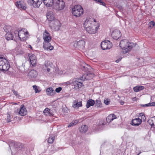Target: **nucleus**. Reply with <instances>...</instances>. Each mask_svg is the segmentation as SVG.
<instances>
[{
	"instance_id": "obj_1",
	"label": "nucleus",
	"mask_w": 155,
	"mask_h": 155,
	"mask_svg": "<svg viewBox=\"0 0 155 155\" xmlns=\"http://www.w3.org/2000/svg\"><path fill=\"white\" fill-rule=\"evenodd\" d=\"M73 15L76 17H79L82 15L84 12L83 8L80 5H75L72 8Z\"/></svg>"
},
{
	"instance_id": "obj_2",
	"label": "nucleus",
	"mask_w": 155,
	"mask_h": 155,
	"mask_svg": "<svg viewBox=\"0 0 155 155\" xmlns=\"http://www.w3.org/2000/svg\"><path fill=\"white\" fill-rule=\"evenodd\" d=\"M90 75L92 77L94 76V74L93 73H88L87 74L86 77H84V79H83L84 78L83 76L80 78L78 79V80H74L73 85L74 86V87L77 88H78L81 87L83 85V83L82 81H84V79H88L89 78H88V76Z\"/></svg>"
},
{
	"instance_id": "obj_3",
	"label": "nucleus",
	"mask_w": 155,
	"mask_h": 155,
	"mask_svg": "<svg viewBox=\"0 0 155 155\" xmlns=\"http://www.w3.org/2000/svg\"><path fill=\"white\" fill-rule=\"evenodd\" d=\"M10 67L7 60L2 57H0V70L6 71L8 70Z\"/></svg>"
},
{
	"instance_id": "obj_4",
	"label": "nucleus",
	"mask_w": 155,
	"mask_h": 155,
	"mask_svg": "<svg viewBox=\"0 0 155 155\" xmlns=\"http://www.w3.org/2000/svg\"><path fill=\"white\" fill-rule=\"evenodd\" d=\"M8 142L10 147L12 146H14L18 150H21L23 148V145L21 143L15 142V141L12 140H8Z\"/></svg>"
},
{
	"instance_id": "obj_5",
	"label": "nucleus",
	"mask_w": 155,
	"mask_h": 155,
	"mask_svg": "<svg viewBox=\"0 0 155 155\" xmlns=\"http://www.w3.org/2000/svg\"><path fill=\"white\" fill-rule=\"evenodd\" d=\"M65 7V3L62 0H57L56 2H54V8L56 10H62Z\"/></svg>"
},
{
	"instance_id": "obj_6",
	"label": "nucleus",
	"mask_w": 155,
	"mask_h": 155,
	"mask_svg": "<svg viewBox=\"0 0 155 155\" xmlns=\"http://www.w3.org/2000/svg\"><path fill=\"white\" fill-rule=\"evenodd\" d=\"M101 47L104 50L109 49L111 48L112 44L109 41H102L101 43Z\"/></svg>"
},
{
	"instance_id": "obj_7",
	"label": "nucleus",
	"mask_w": 155,
	"mask_h": 155,
	"mask_svg": "<svg viewBox=\"0 0 155 155\" xmlns=\"http://www.w3.org/2000/svg\"><path fill=\"white\" fill-rule=\"evenodd\" d=\"M15 113L16 114L24 116L27 114V111L25 107L23 105H21L20 108L17 110Z\"/></svg>"
},
{
	"instance_id": "obj_8",
	"label": "nucleus",
	"mask_w": 155,
	"mask_h": 155,
	"mask_svg": "<svg viewBox=\"0 0 155 155\" xmlns=\"http://www.w3.org/2000/svg\"><path fill=\"white\" fill-rule=\"evenodd\" d=\"M99 26L97 27L94 25H92L90 27L87 28L86 30L89 34H95L96 33L98 28Z\"/></svg>"
},
{
	"instance_id": "obj_9",
	"label": "nucleus",
	"mask_w": 155,
	"mask_h": 155,
	"mask_svg": "<svg viewBox=\"0 0 155 155\" xmlns=\"http://www.w3.org/2000/svg\"><path fill=\"white\" fill-rule=\"evenodd\" d=\"M30 62L32 67H35L37 62V59L35 56L33 54H29L28 55Z\"/></svg>"
},
{
	"instance_id": "obj_10",
	"label": "nucleus",
	"mask_w": 155,
	"mask_h": 155,
	"mask_svg": "<svg viewBox=\"0 0 155 155\" xmlns=\"http://www.w3.org/2000/svg\"><path fill=\"white\" fill-rule=\"evenodd\" d=\"M111 35L113 38L115 40H117L118 38L121 37V35L119 30L116 29L112 32Z\"/></svg>"
},
{
	"instance_id": "obj_11",
	"label": "nucleus",
	"mask_w": 155,
	"mask_h": 155,
	"mask_svg": "<svg viewBox=\"0 0 155 155\" xmlns=\"http://www.w3.org/2000/svg\"><path fill=\"white\" fill-rule=\"evenodd\" d=\"M15 5L18 9L21 10H25L26 9L25 4L23 1H17L16 2Z\"/></svg>"
},
{
	"instance_id": "obj_12",
	"label": "nucleus",
	"mask_w": 155,
	"mask_h": 155,
	"mask_svg": "<svg viewBox=\"0 0 155 155\" xmlns=\"http://www.w3.org/2000/svg\"><path fill=\"white\" fill-rule=\"evenodd\" d=\"M52 24V28H53L55 31H58L59 30L60 27L61 26V23L58 20H56L53 21Z\"/></svg>"
},
{
	"instance_id": "obj_13",
	"label": "nucleus",
	"mask_w": 155,
	"mask_h": 155,
	"mask_svg": "<svg viewBox=\"0 0 155 155\" xmlns=\"http://www.w3.org/2000/svg\"><path fill=\"white\" fill-rule=\"evenodd\" d=\"M93 18H88L86 19L84 23V26L86 28H87L93 25Z\"/></svg>"
},
{
	"instance_id": "obj_14",
	"label": "nucleus",
	"mask_w": 155,
	"mask_h": 155,
	"mask_svg": "<svg viewBox=\"0 0 155 155\" xmlns=\"http://www.w3.org/2000/svg\"><path fill=\"white\" fill-rule=\"evenodd\" d=\"M43 38L44 40V42H48L51 41V37L50 36V34L46 30L44 31L43 35Z\"/></svg>"
},
{
	"instance_id": "obj_15",
	"label": "nucleus",
	"mask_w": 155,
	"mask_h": 155,
	"mask_svg": "<svg viewBox=\"0 0 155 155\" xmlns=\"http://www.w3.org/2000/svg\"><path fill=\"white\" fill-rule=\"evenodd\" d=\"M42 0H31L30 3L34 8H38L42 3Z\"/></svg>"
},
{
	"instance_id": "obj_16",
	"label": "nucleus",
	"mask_w": 155,
	"mask_h": 155,
	"mask_svg": "<svg viewBox=\"0 0 155 155\" xmlns=\"http://www.w3.org/2000/svg\"><path fill=\"white\" fill-rule=\"evenodd\" d=\"M50 41L44 42H43V48L47 50H52L54 48V47L49 43Z\"/></svg>"
},
{
	"instance_id": "obj_17",
	"label": "nucleus",
	"mask_w": 155,
	"mask_h": 155,
	"mask_svg": "<svg viewBox=\"0 0 155 155\" xmlns=\"http://www.w3.org/2000/svg\"><path fill=\"white\" fill-rule=\"evenodd\" d=\"M81 68L84 71H91V70H93L92 68L88 64H86L85 63L81 65Z\"/></svg>"
},
{
	"instance_id": "obj_18",
	"label": "nucleus",
	"mask_w": 155,
	"mask_h": 155,
	"mask_svg": "<svg viewBox=\"0 0 155 155\" xmlns=\"http://www.w3.org/2000/svg\"><path fill=\"white\" fill-rule=\"evenodd\" d=\"M142 122V120L139 118L132 120L131 124L133 126H139Z\"/></svg>"
},
{
	"instance_id": "obj_19",
	"label": "nucleus",
	"mask_w": 155,
	"mask_h": 155,
	"mask_svg": "<svg viewBox=\"0 0 155 155\" xmlns=\"http://www.w3.org/2000/svg\"><path fill=\"white\" fill-rule=\"evenodd\" d=\"M47 18L49 21L52 22L54 19V15L53 13L51 12H48L47 13Z\"/></svg>"
},
{
	"instance_id": "obj_20",
	"label": "nucleus",
	"mask_w": 155,
	"mask_h": 155,
	"mask_svg": "<svg viewBox=\"0 0 155 155\" xmlns=\"http://www.w3.org/2000/svg\"><path fill=\"white\" fill-rule=\"evenodd\" d=\"M37 75V72L36 71L34 70L28 72V75L29 77L30 78H36Z\"/></svg>"
},
{
	"instance_id": "obj_21",
	"label": "nucleus",
	"mask_w": 155,
	"mask_h": 155,
	"mask_svg": "<svg viewBox=\"0 0 155 155\" xmlns=\"http://www.w3.org/2000/svg\"><path fill=\"white\" fill-rule=\"evenodd\" d=\"M117 118L116 116L114 114H112L108 115L106 118V120L107 122L109 123L114 120Z\"/></svg>"
},
{
	"instance_id": "obj_22",
	"label": "nucleus",
	"mask_w": 155,
	"mask_h": 155,
	"mask_svg": "<svg viewBox=\"0 0 155 155\" xmlns=\"http://www.w3.org/2000/svg\"><path fill=\"white\" fill-rule=\"evenodd\" d=\"M46 92L48 95L50 96L54 95L55 94V91L53 89V88L51 87L46 89Z\"/></svg>"
},
{
	"instance_id": "obj_23",
	"label": "nucleus",
	"mask_w": 155,
	"mask_h": 155,
	"mask_svg": "<svg viewBox=\"0 0 155 155\" xmlns=\"http://www.w3.org/2000/svg\"><path fill=\"white\" fill-rule=\"evenodd\" d=\"M44 4L48 7H51L54 5V0H43Z\"/></svg>"
},
{
	"instance_id": "obj_24",
	"label": "nucleus",
	"mask_w": 155,
	"mask_h": 155,
	"mask_svg": "<svg viewBox=\"0 0 155 155\" xmlns=\"http://www.w3.org/2000/svg\"><path fill=\"white\" fill-rule=\"evenodd\" d=\"M85 43L84 40H81L77 42V46L78 48H83L85 47Z\"/></svg>"
},
{
	"instance_id": "obj_25",
	"label": "nucleus",
	"mask_w": 155,
	"mask_h": 155,
	"mask_svg": "<svg viewBox=\"0 0 155 155\" xmlns=\"http://www.w3.org/2000/svg\"><path fill=\"white\" fill-rule=\"evenodd\" d=\"M95 103L94 100L92 99H89L87 101L86 104V107L88 108L91 106H93Z\"/></svg>"
},
{
	"instance_id": "obj_26",
	"label": "nucleus",
	"mask_w": 155,
	"mask_h": 155,
	"mask_svg": "<svg viewBox=\"0 0 155 155\" xmlns=\"http://www.w3.org/2000/svg\"><path fill=\"white\" fill-rule=\"evenodd\" d=\"M5 37L8 40H12L13 38L14 35L11 32H8L5 35Z\"/></svg>"
},
{
	"instance_id": "obj_27",
	"label": "nucleus",
	"mask_w": 155,
	"mask_h": 155,
	"mask_svg": "<svg viewBox=\"0 0 155 155\" xmlns=\"http://www.w3.org/2000/svg\"><path fill=\"white\" fill-rule=\"evenodd\" d=\"M72 106L74 108L81 107L82 106L81 101L78 102L76 100H75L73 102Z\"/></svg>"
},
{
	"instance_id": "obj_28",
	"label": "nucleus",
	"mask_w": 155,
	"mask_h": 155,
	"mask_svg": "<svg viewBox=\"0 0 155 155\" xmlns=\"http://www.w3.org/2000/svg\"><path fill=\"white\" fill-rule=\"evenodd\" d=\"M88 130V127L86 125L81 126L79 128L80 131L82 133H85Z\"/></svg>"
},
{
	"instance_id": "obj_29",
	"label": "nucleus",
	"mask_w": 155,
	"mask_h": 155,
	"mask_svg": "<svg viewBox=\"0 0 155 155\" xmlns=\"http://www.w3.org/2000/svg\"><path fill=\"white\" fill-rule=\"evenodd\" d=\"M144 88L143 86L138 85L134 87L133 89L134 91L137 92L144 89Z\"/></svg>"
},
{
	"instance_id": "obj_30",
	"label": "nucleus",
	"mask_w": 155,
	"mask_h": 155,
	"mask_svg": "<svg viewBox=\"0 0 155 155\" xmlns=\"http://www.w3.org/2000/svg\"><path fill=\"white\" fill-rule=\"evenodd\" d=\"M128 42V41L127 40H123L121 41L120 43V46L122 49L125 48V45Z\"/></svg>"
},
{
	"instance_id": "obj_31",
	"label": "nucleus",
	"mask_w": 155,
	"mask_h": 155,
	"mask_svg": "<svg viewBox=\"0 0 155 155\" xmlns=\"http://www.w3.org/2000/svg\"><path fill=\"white\" fill-rule=\"evenodd\" d=\"M54 140V135H51L49 137L48 141L49 143H52Z\"/></svg>"
},
{
	"instance_id": "obj_32",
	"label": "nucleus",
	"mask_w": 155,
	"mask_h": 155,
	"mask_svg": "<svg viewBox=\"0 0 155 155\" xmlns=\"http://www.w3.org/2000/svg\"><path fill=\"white\" fill-rule=\"evenodd\" d=\"M78 123V121L76 120L74 121H73L71 123H70L69 124L68 126V127H70L73 126L75 125Z\"/></svg>"
},
{
	"instance_id": "obj_33",
	"label": "nucleus",
	"mask_w": 155,
	"mask_h": 155,
	"mask_svg": "<svg viewBox=\"0 0 155 155\" xmlns=\"http://www.w3.org/2000/svg\"><path fill=\"white\" fill-rule=\"evenodd\" d=\"M130 46L129 45V42H128L126 45H125V47L123 49L125 51V53H127L128 51H129L130 50H129V48Z\"/></svg>"
},
{
	"instance_id": "obj_34",
	"label": "nucleus",
	"mask_w": 155,
	"mask_h": 155,
	"mask_svg": "<svg viewBox=\"0 0 155 155\" xmlns=\"http://www.w3.org/2000/svg\"><path fill=\"white\" fill-rule=\"evenodd\" d=\"M74 79H71L70 81H68L64 83L65 85L68 86L70 84H73Z\"/></svg>"
},
{
	"instance_id": "obj_35",
	"label": "nucleus",
	"mask_w": 155,
	"mask_h": 155,
	"mask_svg": "<svg viewBox=\"0 0 155 155\" xmlns=\"http://www.w3.org/2000/svg\"><path fill=\"white\" fill-rule=\"evenodd\" d=\"M139 117H141V119L142 120H143V121H145L146 120V118L145 115L143 113H140L139 114Z\"/></svg>"
},
{
	"instance_id": "obj_36",
	"label": "nucleus",
	"mask_w": 155,
	"mask_h": 155,
	"mask_svg": "<svg viewBox=\"0 0 155 155\" xmlns=\"http://www.w3.org/2000/svg\"><path fill=\"white\" fill-rule=\"evenodd\" d=\"M153 117H152L151 119L147 121L148 123L150 125L151 127H153Z\"/></svg>"
},
{
	"instance_id": "obj_37",
	"label": "nucleus",
	"mask_w": 155,
	"mask_h": 155,
	"mask_svg": "<svg viewBox=\"0 0 155 155\" xmlns=\"http://www.w3.org/2000/svg\"><path fill=\"white\" fill-rule=\"evenodd\" d=\"M101 104V102L100 100H96L95 105L97 107H99L100 106Z\"/></svg>"
},
{
	"instance_id": "obj_38",
	"label": "nucleus",
	"mask_w": 155,
	"mask_h": 155,
	"mask_svg": "<svg viewBox=\"0 0 155 155\" xmlns=\"http://www.w3.org/2000/svg\"><path fill=\"white\" fill-rule=\"evenodd\" d=\"M34 89L35 90V93H38L41 91V90H39L38 88V87L36 85H34L33 86Z\"/></svg>"
},
{
	"instance_id": "obj_39",
	"label": "nucleus",
	"mask_w": 155,
	"mask_h": 155,
	"mask_svg": "<svg viewBox=\"0 0 155 155\" xmlns=\"http://www.w3.org/2000/svg\"><path fill=\"white\" fill-rule=\"evenodd\" d=\"M20 32V31H15L14 32V33L15 37H16L18 36L21 39V38L20 37V35H19Z\"/></svg>"
},
{
	"instance_id": "obj_40",
	"label": "nucleus",
	"mask_w": 155,
	"mask_h": 155,
	"mask_svg": "<svg viewBox=\"0 0 155 155\" xmlns=\"http://www.w3.org/2000/svg\"><path fill=\"white\" fill-rule=\"evenodd\" d=\"M48 114V115H47V116H53V111L49 109V110H48V113H47Z\"/></svg>"
},
{
	"instance_id": "obj_41",
	"label": "nucleus",
	"mask_w": 155,
	"mask_h": 155,
	"mask_svg": "<svg viewBox=\"0 0 155 155\" xmlns=\"http://www.w3.org/2000/svg\"><path fill=\"white\" fill-rule=\"evenodd\" d=\"M48 110H49V109L48 108H46L43 111V113L46 116L48 115V114L47 113H48Z\"/></svg>"
},
{
	"instance_id": "obj_42",
	"label": "nucleus",
	"mask_w": 155,
	"mask_h": 155,
	"mask_svg": "<svg viewBox=\"0 0 155 155\" xmlns=\"http://www.w3.org/2000/svg\"><path fill=\"white\" fill-rule=\"evenodd\" d=\"M149 25L150 27L153 28L154 26L155 23L153 21H152L150 22Z\"/></svg>"
},
{
	"instance_id": "obj_43",
	"label": "nucleus",
	"mask_w": 155,
	"mask_h": 155,
	"mask_svg": "<svg viewBox=\"0 0 155 155\" xmlns=\"http://www.w3.org/2000/svg\"><path fill=\"white\" fill-rule=\"evenodd\" d=\"M11 116L9 114L8 115L7 118V122H9L11 121Z\"/></svg>"
},
{
	"instance_id": "obj_44",
	"label": "nucleus",
	"mask_w": 155,
	"mask_h": 155,
	"mask_svg": "<svg viewBox=\"0 0 155 155\" xmlns=\"http://www.w3.org/2000/svg\"><path fill=\"white\" fill-rule=\"evenodd\" d=\"M12 91L13 93L14 94L16 95L17 97H19V95L18 94V92L17 91L15 90L14 89H12Z\"/></svg>"
},
{
	"instance_id": "obj_45",
	"label": "nucleus",
	"mask_w": 155,
	"mask_h": 155,
	"mask_svg": "<svg viewBox=\"0 0 155 155\" xmlns=\"http://www.w3.org/2000/svg\"><path fill=\"white\" fill-rule=\"evenodd\" d=\"M62 88L61 87H59L58 88H57L55 91V92H57V93H59L60 92V91L62 90Z\"/></svg>"
},
{
	"instance_id": "obj_46",
	"label": "nucleus",
	"mask_w": 155,
	"mask_h": 155,
	"mask_svg": "<svg viewBox=\"0 0 155 155\" xmlns=\"http://www.w3.org/2000/svg\"><path fill=\"white\" fill-rule=\"evenodd\" d=\"M129 45L130 46L129 48V50H130V49L132 48L134 45V44L133 43H129Z\"/></svg>"
},
{
	"instance_id": "obj_47",
	"label": "nucleus",
	"mask_w": 155,
	"mask_h": 155,
	"mask_svg": "<svg viewBox=\"0 0 155 155\" xmlns=\"http://www.w3.org/2000/svg\"><path fill=\"white\" fill-rule=\"evenodd\" d=\"M105 124L104 123V121L103 120H101L100 121L98 124V125L99 126H101V125L103 126Z\"/></svg>"
},
{
	"instance_id": "obj_48",
	"label": "nucleus",
	"mask_w": 155,
	"mask_h": 155,
	"mask_svg": "<svg viewBox=\"0 0 155 155\" xmlns=\"http://www.w3.org/2000/svg\"><path fill=\"white\" fill-rule=\"evenodd\" d=\"M98 4H100L101 5H102L103 6H106L105 3L104 2H103L102 0H100V1L99 2Z\"/></svg>"
},
{
	"instance_id": "obj_49",
	"label": "nucleus",
	"mask_w": 155,
	"mask_h": 155,
	"mask_svg": "<svg viewBox=\"0 0 155 155\" xmlns=\"http://www.w3.org/2000/svg\"><path fill=\"white\" fill-rule=\"evenodd\" d=\"M149 107L155 106V101L152 103H149Z\"/></svg>"
},
{
	"instance_id": "obj_50",
	"label": "nucleus",
	"mask_w": 155,
	"mask_h": 155,
	"mask_svg": "<svg viewBox=\"0 0 155 155\" xmlns=\"http://www.w3.org/2000/svg\"><path fill=\"white\" fill-rule=\"evenodd\" d=\"M45 67L47 68V71L48 72H49L50 70V66H47V64H45Z\"/></svg>"
},
{
	"instance_id": "obj_51",
	"label": "nucleus",
	"mask_w": 155,
	"mask_h": 155,
	"mask_svg": "<svg viewBox=\"0 0 155 155\" xmlns=\"http://www.w3.org/2000/svg\"><path fill=\"white\" fill-rule=\"evenodd\" d=\"M110 101L108 99H106L104 100V103L106 105H108L109 104Z\"/></svg>"
},
{
	"instance_id": "obj_52",
	"label": "nucleus",
	"mask_w": 155,
	"mask_h": 155,
	"mask_svg": "<svg viewBox=\"0 0 155 155\" xmlns=\"http://www.w3.org/2000/svg\"><path fill=\"white\" fill-rule=\"evenodd\" d=\"M141 106L143 107H149V103L145 104H140V105Z\"/></svg>"
},
{
	"instance_id": "obj_53",
	"label": "nucleus",
	"mask_w": 155,
	"mask_h": 155,
	"mask_svg": "<svg viewBox=\"0 0 155 155\" xmlns=\"http://www.w3.org/2000/svg\"><path fill=\"white\" fill-rule=\"evenodd\" d=\"M117 7L118 8H119L120 10L121 11L122 10L123 8L122 6L120 5H117Z\"/></svg>"
},
{
	"instance_id": "obj_54",
	"label": "nucleus",
	"mask_w": 155,
	"mask_h": 155,
	"mask_svg": "<svg viewBox=\"0 0 155 155\" xmlns=\"http://www.w3.org/2000/svg\"><path fill=\"white\" fill-rule=\"evenodd\" d=\"M121 59L119 58V59L117 60L116 61V62L117 63H118V62H119L120 61H121Z\"/></svg>"
},
{
	"instance_id": "obj_55",
	"label": "nucleus",
	"mask_w": 155,
	"mask_h": 155,
	"mask_svg": "<svg viewBox=\"0 0 155 155\" xmlns=\"http://www.w3.org/2000/svg\"><path fill=\"white\" fill-rule=\"evenodd\" d=\"M25 33L26 34H28V31H26Z\"/></svg>"
},
{
	"instance_id": "obj_56",
	"label": "nucleus",
	"mask_w": 155,
	"mask_h": 155,
	"mask_svg": "<svg viewBox=\"0 0 155 155\" xmlns=\"http://www.w3.org/2000/svg\"><path fill=\"white\" fill-rule=\"evenodd\" d=\"M93 21H94V22H96V21L95 19H93Z\"/></svg>"
},
{
	"instance_id": "obj_57",
	"label": "nucleus",
	"mask_w": 155,
	"mask_h": 155,
	"mask_svg": "<svg viewBox=\"0 0 155 155\" xmlns=\"http://www.w3.org/2000/svg\"><path fill=\"white\" fill-rule=\"evenodd\" d=\"M51 105V106H53V103H52Z\"/></svg>"
},
{
	"instance_id": "obj_58",
	"label": "nucleus",
	"mask_w": 155,
	"mask_h": 155,
	"mask_svg": "<svg viewBox=\"0 0 155 155\" xmlns=\"http://www.w3.org/2000/svg\"><path fill=\"white\" fill-rule=\"evenodd\" d=\"M141 152H140L139 153H138L137 155H139L141 153Z\"/></svg>"
},
{
	"instance_id": "obj_59",
	"label": "nucleus",
	"mask_w": 155,
	"mask_h": 155,
	"mask_svg": "<svg viewBox=\"0 0 155 155\" xmlns=\"http://www.w3.org/2000/svg\"><path fill=\"white\" fill-rule=\"evenodd\" d=\"M30 48H31V46H30Z\"/></svg>"
},
{
	"instance_id": "obj_60",
	"label": "nucleus",
	"mask_w": 155,
	"mask_h": 155,
	"mask_svg": "<svg viewBox=\"0 0 155 155\" xmlns=\"http://www.w3.org/2000/svg\"><path fill=\"white\" fill-rule=\"evenodd\" d=\"M122 105L123 104H121Z\"/></svg>"
}]
</instances>
